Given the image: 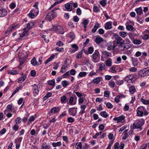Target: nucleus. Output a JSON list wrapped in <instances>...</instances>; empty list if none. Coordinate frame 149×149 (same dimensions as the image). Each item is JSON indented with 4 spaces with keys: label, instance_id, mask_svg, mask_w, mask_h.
<instances>
[{
    "label": "nucleus",
    "instance_id": "nucleus-8",
    "mask_svg": "<svg viewBox=\"0 0 149 149\" xmlns=\"http://www.w3.org/2000/svg\"><path fill=\"white\" fill-rule=\"evenodd\" d=\"M143 124V123L140 121L135 122L133 124V128L135 129L140 128Z\"/></svg>",
    "mask_w": 149,
    "mask_h": 149
},
{
    "label": "nucleus",
    "instance_id": "nucleus-60",
    "mask_svg": "<svg viewBox=\"0 0 149 149\" xmlns=\"http://www.w3.org/2000/svg\"><path fill=\"white\" fill-rule=\"evenodd\" d=\"M105 65L104 64L102 63L100 65V70H104L105 68Z\"/></svg>",
    "mask_w": 149,
    "mask_h": 149
},
{
    "label": "nucleus",
    "instance_id": "nucleus-50",
    "mask_svg": "<svg viewBox=\"0 0 149 149\" xmlns=\"http://www.w3.org/2000/svg\"><path fill=\"white\" fill-rule=\"evenodd\" d=\"M137 114L138 116L142 117L143 116V111H141L138 110L137 109Z\"/></svg>",
    "mask_w": 149,
    "mask_h": 149
},
{
    "label": "nucleus",
    "instance_id": "nucleus-7",
    "mask_svg": "<svg viewBox=\"0 0 149 149\" xmlns=\"http://www.w3.org/2000/svg\"><path fill=\"white\" fill-rule=\"evenodd\" d=\"M125 117L124 116L122 115L118 117H116L113 119L114 121H116L117 123H122L124 121Z\"/></svg>",
    "mask_w": 149,
    "mask_h": 149
},
{
    "label": "nucleus",
    "instance_id": "nucleus-26",
    "mask_svg": "<svg viewBox=\"0 0 149 149\" xmlns=\"http://www.w3.org/2000/svg\"><path fill=\"white\" fill-rule=\"evenodd\" d=\"M26 76L25 75H23L21 77L19 78L18 80V83H21L23 82L26 79Z\"/></svg>",
    "mask_w": 149,
    "mask_h": 149
},
{
    "label": "nucleus",
    "instance_id": "nucleus-31",
    "mask_svg": "<svg viewBox=\"0 0 149 149\" xmlns=\"http://www.w3.org/2000/svg\"><path fill=\"white\" fill-rule=\"evenodd\" d=\"M109 85L111 88H113L115 86H116L115 83L114 81L113 80V79H112L109 82Z\"/></svg>",
    "mask_w": 149,
    "mask_h": 149
},
{
    "label": "nucleus",
    "instance_id": "nucleus-33",
    "mask_svg": "<svg viewBox=\"0 0 149 149\" xmlns=\"http://www.w3.org/2000/svg\"><path fill=\"white\" fill-rule=\"evenodd\" d=\"M34 24L32 22H31L27 24V26L26 28L27 29L29 30L31 29L33 26Z\"/></svg>",
    "mask_w": 149,
    "mask_h": 149
},
{
    "label": "nucleus",
    "instance_id": "nucleus-36",
    "mask_svg": "<svg viewBox=\"0 0 149 149\" xmlns=\"http://www.w3.org/2000/svg\"><path fill=\"white\" fill-rule=\"evenodd\" d=\"M141 101L143 104L147 105L149 104V100H146L143 98H141Z\"/></svg>",
    "mask_w": 149,
    "mask_h": 149
},
{
    "label": "nucleus",
    "instance_id": "nucleus-57",
    "mask_svg": "<svg viewBox=\"0 0 149 149\" xmlns=\"http://www.w3.org/2000/svg\"><path fill=\"white\" fill-rule=\"evenodd\" d=\"M116 84L118 85H120L123 84V80H117L116 81Z\"/></svg>",
    "mask_w": 149,
    "mask_h": 149
},
{
    "label": "nucleus",
    "instance_id": "nucleus-22",
    "mask_svg": "<svg viewBox=\"0 0 149 149\" xmlns=\"http://www.w3.org/2000/svg\"><path fill=\"white\" fill-rule=\"evenodd\" d=\"M23 86L22 85L19 86V87H17L15 90L12 93V95L11 96V97H12L14 95H15L16 93L18 92L19 90H21L22 89Z\"/></svg>",
    "mask_w": 149,
    "mask_h": 149
},
{
    "label": "nucleus",
    "instance_id": "nucleus-47",
    "mask_svg": "<svg viewBox=\"0 0 149 149\" xmlns=\"http://www.w3.org/2000/svg\"><path fill=\"white\" fill-rule=\"evenodd\" d=\"M28 30H27V29L25 28L24 29V31L22 33L23 34L24 36L26 37L28 35Z\"/></svg>",
    "mask_w": 149,
    "mask_h": 149
},
{
    "label": "nucleus",
    "instance_id": "nucleus-30",
    "mask_svg": "<svg viewBox=\"0 0 149 149\" xmlns=\"http://www.w3.org/2000/svg\"><path fill=\"white\" fill-rule=\"evenodd\" d=\"M31 64L33 66H36L38 64V62L35 57H33L31 61Z\"/></svg>",
    "mask_w": 149,
    "mask_h": 149
},
{
    "label": "nucleus",
    "instance_id": "nucleus-51",
    "mask_svg": "<svg viewBox=\"0 0 149 149\" xmlns=\"http://www.w3.org/2000/svg\"><path fill=\"white\" fill-rule=\"evenodd\" d=\"M82 144L80 142L77 143L76 144V147L77 149H81L82 148Z\"/></svg>",
    "mask_w": 149,
    "mask_h": 149
},
{
    "label": "nucleus",
    "instance_id": "nucleus-28",
    "mask_svg": "<svg viewBox=\"0 0 149 149\" xmlns=\"http://www.w3.org/2000/svg\"><path fill=\"white\" fill-rule=\"evenodd\" d=\"M112 60L111 58H109L106 61V65L109 66H110L112 64Z\"/></svg>",
    "mask_w": 149,
    "mask_h": 149
},
{
    "label": "nucleus",
    "instance_id": "nucleus-35",
    "mask_svg": "<svg viewBox=\"0 0 149 149\" xmlns=\"http://www.w3.org/2000/svg\"><path fill=\"white\" fill-rule=\"evenodd\" d=\"M123 95L121 94H120L119 95L117 96L115 98L114 101L116 103H118L120 101V98L122 97Z\"/></svg>",
    "mask_w": 149,
    "mask_h": 149
},
{
    "label": "nucleus",
    "instance_id": "nucleus-27",
    "mask_svg": "<svg viewBox=\"0 0 149 149\" xmlns=\"http://www.w3.org/2000/svg\"><path fill=\"white\" fill-rule=\"evenodd\" d=\"M55 56L52 55L49 58H48L45 61V64H47L49 62L51 61L54 57Z\"/></svg>",
    "mask_w": 149,
    "mask_h": 149
},
{
    "label": "nucleus",
    "instance_id": "nucleus-56",
    "mask_svg": "<svg viewBox=\"0 0 149 149\" xmlns=\"http://www.w3.org/2000/svg\"><path fill=\"white\" fill-rule=\"evenodd\" d=\"M106 104L107 107L109 109H111L113 108V105L109 102L107 103Z\"/></svg>",
    "mask_w": 149,
    "mask_h": 149
},
{
    "label": "nucleus",
    "instance_id": "nucleus-29",
    "mask_svg": "<svg viewBox=\"0 0 149 149\" xmlns=\"http://www.w3.org/2000/svg\"><path fill=\"white\" fill-rule=\"evenodd\" d=\"M100 115L102 117L106 118L108 116V114L105 111H102L100 113Z\"/></svg>",
    "mask_w": 149,
    "mask_h": 149
},
{
    "label": "nucleus",
    "instance_id": "nucleus-59",
    "mask_svg": "<svg viewBox=\"0 0 149 149\" xmlns=\"http://www.w3.org/2000/svg\"><path fill=\"white\" fill-rule=\"evenodd\" d=\"M94 51V49L92 47H90L88 48V52L90 54H92Z\"/></svg>",
    "mask_w": 149,
    "mask_h": 149
},
{
    "label": "nucleus",
    "instance_id": "nucleus-63",
    "mask_svg": "<svg viewBox=\"0 0 149 149\" xmlns=\"http://www.w3.org/2000/svg\"><path fill=\"white\" fill-rule=\"evenodd\" d=\"M20 118L18 117L15 119V122L16 124H19L21 123Z\"/></svg>",
    "mask_w": 149,
    "mask_h": 149
},
{
    "label": "nucleus",
    "instance_id": "nucleus-21",
    "mask_svg": "<svg viewBox=\"0 0 149 149\" xmlns=\"http://www.w3.org/2000/svg\"><path fill=\"white\" fill-rule=\"evenodd\" d=\"M71 3H67L65 4V8L68 11H71L72 10V7L71 6Z\"/></svg>",
    "mask_w": 149,
    "mask_h": 149
},
{
    "label": "nucleus",
    "instance_id": "nucleus-32",
    "mask_svg": "<svg viewBox=\"0 0 149 149\" xmlns=\"http://www.w3.org/2000/svg\"><path fill=\"white\" fill-rule=\"evenodd\" d=\"M72 47L74 49L73 50H72V52H74L75 51L78 50L79 47L76 44H73L72 45Z\"/></svg>",
    "mask_w": 149,
    "mask_h": 149
},
{
    "label": "nucleus",
    "instance_id": "nucleus-44",
    "mask_svg": "<svg viewBox=\"0 0 149 149\" xmlns=\"http://www.w3.org/2000/svg\"><path fill=\"white\" fill-rule=\"evenodd\" d=\"M8 73L11 75H15L17 74V72L15 70H11L9 71Z\"/></svg>",
    "mask_w": 149,
    "mask_h": 149
},
{
    "label": "nucleus",
    "instance_id": "nucleus-41",
    "mask_svg": "<svg viewBox=\"0 0 149 149\" xmlns=\"http://www.w3.org/2000/svg\"><path fill=\"white\" fill-rule=\"evenodd\" d=\"M100 81V79L98 77L94 78L93 80V82L96 84L99 83Z\"/></svg>",
    "mask_w": 149,
    "mask_h": 149
},
{
    "label": "nucleus",
    "instance_id": "nucleus-40",
    "mask_svg": "<svg viewBox=\"0 0 149 149\" xmlns=\"http://www.w3.org/2000/svg\"><path fill=\"white\" fill-rule=\"evenodd\" d=\"M61 142L59 141L57 143L53 142L52 144V146L54 147L58 146H60L61 145Z\"/></svg>",
    "mask_w": 149,
    "mask_h": 149
},
{
    "label": "nucleus",
    "instance_id": "nucleus-12",
    "mask_svg": "<svg viewBox=\"0 0 149 149\" xmlns=\"http://www.w3.org/2000/svg\"><path fill=\"white\" fill-rule=\"evenodd\" d=\"M33 87V93L34 94H37L39 92L38 90V86L36 84H34L32 86Z\"/></svg>",
    "mask_w": 149,
    "mask_h": 149
},
{
    "label": "nucleus",
    "instance_id": "nucleus-48",
    "mask_svg": "<svg viewBox=\"0 0 149 149\" xmlns=\"http://www.w3.org/2000/svg\"><path fill=\"white\" fill-rule=\"evenodd\" d=\"M38 3H39L38 2H36L35 3V4H34V5H33V7L35 8L37 10L36 11L37 14H38V12H39V11L38 10Z\"/></svg>",
    "mask_w": 149,
    "mask_h": 149
},
{
    "label": "nucleus",
    "instance_id": "nucleus-62",
    "mask_svg": "<svg viewBox=\"0 0 149 149\" xmlns=\"http://www.w3.org/2000/svg\"><path fill=\"white\" fill-rule=\"evenodd\" d=\"M100 3L102 6H104L106 3V1L105 0H102L100 2Z\"/></svg>",
    "mask_w": 149,
    "mask_h": 149
},
{
    "label": "nucleus",
    "instance_id": "nucleus-24",
    "mask_svg": "<svg viewBox=\"0 0 149 149\" xmlns=\"http://www.w3.org/2000/svg\"><path fill=\"white\" fill-rule=\"evenodd\" d=\"M99 24L97 22H96L92 30L93 32L95 33L97 29L99 27Z\"/></svg>",
    "mask_w": 149,
    "mask_h": 149
},
{
    "label": "nucleus",
    "instance_id": "nucleus-2",
    "mask_svg": "<svg viewBox=\"0 0 149 149\" xmlns=\"http://www.w3.org/2000/svg\"><path fill=\"white\" fill-rule=\"evenodd\" d=\"M139 74L141 77H144L149 75V68H144L139 72Z\"/></svg>",
    "mask_w": 149,
    "mask_h": 149
},
{
    "label": "nucleus",
    "instance_id": "nucleus-42",
    "mask_svg": "<svg viewBox=\"0 0 149 149\" xmlns=\"http://www.w3.org/2000/svg\"><path fill=\"white\" fill-rule=\"evenodd\" d=\"M62 84L64 87H66L69 84V83L66 81H62Z\"/></svg>",
    "mask_w": 149,
    "mask_h": 149
},
{
    "label": "nucleus",
    "instance_id": "nucleus-23",
    "mask_svg": "<svg viewBox=\"0 0 149 149\" xmlns=\"http://www.w3.org/2000/svg\"><path fill=\"white\" fill-rule=\"evenodd\" d=\"M132 46L129 43H125L122 45V47H123V50H125L129 49Z\"/></svg>",
    "mask_w": 149,
    "mask_h": 149
},
{
    "label": "nucleus",
    "instance_id": "nucleus-54",
    "mask_svg": "<svg viewBox=\"0 0 149 149\" xmlns=\"http://www.w3.org/2000/svg\"><path fill=\"white\" fill-rule=\"evenodd\" d=\"M133 42L134 44L135 45H139L141 43V41L137 39H135L133 40Z\"/></svg>",
    "mask_w": 149,
    "mask_h": 149
},
{
    "label": "nucleus",
    "instance_id": "nucleus-39",
    "mask_svg": "<svg viewBox=\"0 0 149 149\" xmlns=\"http://www.w3.org/2000/svg\"><path fill=\"white\" fill-rule=\"evenodd\" d=\"M68 65H65V64L63 65L61 69L60 72L62 73H64L65 71H64V70L66 69V68L68 67Z\"/></svg>",
    "mask_w": 149,
    "mask_h": 149
},
{
    "label": "nucleus",
    "instance_id": "nucleus-14",
    "mask_svg": "<svg viewBox=\"0 0 149 149\" xmlns=\"http://www.w3.org/2000/svg\"><path fill=\"white\" fill-rule=\"evenodd\" d=\"M60 109L58 107H54L50 110V113L55 114L59 112Z\"/></svg>",
    "mask_w": 149,
    "mask_h": 149
},
{
    "label": "nucleus",
    "instance_id": "nucleus-6",
    "mask_svg": "<svg viewBox=\"0 0 149 149\" xmlns=\"http://www.w3.org/2000/svg\"><path fill=\"white\" fill-rule=\"evenodd\" d=\"M77 108L75 107L70 108L68 109L69 113L71 116H74L77 113Z\"/></svg>",
    "mask_w": 149,
    "mask_h": 149
},
{
    "label": "nucleus",
    "instance_id": "nucleus-10",
    "mask_svg": "<svg viewBox=\"0 0 149 149\" xmlns=\"http://www.w3.org/2000/svg\"><path fill=\"white\" fill-rule=\"evenodd\" d=\"M115 41L117 44H122L124 42V40L122 39L120 36H118L116 37Z\"/></svg>",
    "mask_w": 149,
    "mask_h": 149
},
{
    "label": "nucleus",
    "instance_id": "nucleus-52",
    "mask_svg": "<svg viewBox=\"0 0 149 149\" xmlns=\"http://www.w3.org/2000/svg\"><path fill=\"white\" fill-rule=\"evenodd\" d=\"M88 23V21L87 19L84 20L83 22V24L84 25V27L85 29L86 28V26Z\"/></svg>",
    "mask_w": 149,
    "mask_h": 149
},
{
    "label": "nucleus",
    "instance_id": "nucleus-20",
    "mask_svg": "<svg viewBox=\"0 0 149 149\" xmlns=\"http://www.w3.org/2000/svg\"><path fill=\"white\" fill-rule=\"evenodd\" d=\"M129 91L131 94H133L136 91L135 86H132L130 87L129 88Z\"/></svg>",
    "mask_w": 149,
    "mask_h": 149
},
{
    "label": "nucleus",
    "instance_id": "nucleus-16",
    "mask_svg": "<svg viewBox=\"0 0 149 149\" xmlns=\"http://www.w3.org/2000/svg\"><path fill=\"white\" fill-rule=\"evenodd\" d=\"M68 100L66 96L65 95H63L61 97V102L62 104L66 103Z\"/></svg>",
    "mask_w": 149,
    "mask_h": 149
},
{
    "label": "nucleus",
    "instance_id": "nucleus-45",
    "mask_svg": "<svg viewBox=\"0 0 149 149\" xmlns=\"http://www.w3.org/2000/svg\"><path fill=\"white\" fill-rule=\"evenodd\" d=\"M74 100V98L72 97H70L68 103L69 104H70L71 105H72L73 104H75V103H74L73 104H72V103L73 102V101Z\"/></svg>",
    "mask_w": 149,
    "mask_h": 149
},
{
    "label": "nucleus",
    "instance_id": "nucleus-9",
    "mask_svg": "<svg viewBox=\"0 0 149 149\" xmlns=\"http://www.w3.org/2000/svg\"><path fill=\"white\" fill-rule=\"evenodd\" d=\"M87 104L82 105L81 106L80 109L81 111L79 113V116H82V114H84L85 112V109L86 108Z\"/></svg>",
    "mask_w": 149,
    "mask_h": 149
},
{
    "label": "nucleus",
    "instance_id": "nucleus-13",
    "mask_svg": "<svg viewBox=\"0 0 149 149\" xmlns=\"http://www.w3.org/2000/svg\"><path fill=\"white\" fill-rule=\"evenodd\" d=\"M7 11L5 9H2L0 10V17H3L7 14Z\"/></svg>",
    "mask_w": 149,
    "mask_h": 149
},
{
    "label": "nucleus",
    "instance_id": "nucleus-1",
    "mask_svg": "<svg viewBox=\"0 0 149 149\" xmlns=\"http://www.w3.org/2000/svg\"><path fill=\"white\" fill-rule=\"evenodd\" d=\"M57 8H54L51 12L48 13L46 17V19L48 20H50L56 16V11Z\"/></svg>",
    "mask_w": 149,
    "mask_h": 149
},
{
    "label": "nucleus",
    "instance_id": "nucleus-17",
    "mask_svg": "<svg viewBox=\"0 0 149 149\" xmlns=\"http://www.w3.org/2000/svg\"><path fill=\"white\" fill-rule=\"evenodd\" d=\"M135 11L138 16L141 15L143 13V10L141 7L136 8Z\"/></svg>",
    "mask_w": 149,
    "mask_h": 149
},
{
    "label": "nucleus",
    "instance_id": "nucleus-19",
    "mask_svg": "<svg viewBox=\"0 0 149 149\" xmlns=\"http://www.w3.org/2000/svg\"><path fill=\"white\" fill-rule=\"evenodd\" d=\"M56 32L60 34H63L64 33L63 28L61 26H58V29Z\"/></svg>",
    "mask_w": 149,
    "mask_h": 149
},
{
    "label": "nucleus",
    "instance_id": "nucleus-58",
    "mask_svg": "<svg viewBox=\"0 0 149 149\" xmlns=\"http://www.w3.org/2000/svg\"><path fill=\"white\" fill-rule=\"evenodd\" d=\"M67 120L68 122L72 123L74 122V120L72 117H70L68 118Z\"/></svg>",
    "mask_w": 149,
    "mask_h": 149
},
{
    "label": "nucleus",
    "instance_id": "nucleus-34",
    "mask_svg": "<svg viewBox=\"0 0 149 149\" xmlns=\"http://www.w3.org/2000/svg\"><path fill=\"white\" fill-rule=\"evenodd\" d=\"M50 148V146L49 145L46 143L42 144L41 146V148L42 149H49Z\"/></svg>",
    "mask_w": 149,
    "mask_h": 149
},
{
    "label": "nucleus",
    "instance_id": "nucleus-37",
    "mask_svg": "<svg viewBox=\"0 0 149 149\" xmlns=\"http://www.w3.org/2000/svg\"><path fill=\"white\" fill-rule=\"evenodd\" d=\"M35 12L34 10L32 9L30 11V13L29 14V17L33 18L35 16Z\"/></svg>",
    "mask_w": 149,
    "mask_h": 149
},
{
    "label": "nucleus",
    "instance_id": "nucleus-4",
    "mask_svg": "<svg viewBox=\"0 0 149 149\" xmlns=\"http://www.w3.org/2000/svg\"><path fill=\"white\" fill-rule=\"evenodd\" d=\"M136 80L135 77L133 75L129 74L127 76L124 78V80L127 82L133 83L135 82Z\"/></svg>",
    "mask_w": 149,
    "mask_h": 149
},
{
    "label": "nucleus",
    "instance_id": "nucleus-38",
    "mask_svg": "<svg viewBox=\"0 0 149 149\" xmlns=\"http://www.w3.org/2000/svg\"><path fill=\"white\" fill-rule=\"evenodd\" d=\"M126 28L128 31H132L133 29V27L131 25L126 24Z\"/></svg>",
    "mask_w": 149,
    "mask_h": 149
},
{
    "label": "nucleus",
    "instance_id": "nucleus-64",
    "mask_svg": "<svg viewBox=\"0 0 149 149\" xmlns=\"http://www.w3.org/2000/svg\"><path fill=\"white\" fill-rule=\"evenodd\" d=\"M93 10L95 12H98L100 10L97 6H94L93 7Z\"/></svg>",
    "mask_w": 149,
    "mask_h": 149
},
{
    "label": "nucleus",
    "instance_id": "nucleus-46",
    "mask_svg": "<svg viewBox=\"0 0 149 149\" xmlns=\"http://www.w3.org/2000/svg\"><path fill=\"white\" fill-rule=\"evenodd\" d=\"M68 35L69 37H70V38L72 39L73 40L74 39L75 37V35L73 32H70V33H68Z\"/></svg>",
    "mask_w": 149,
    "mask_h": 149
},
{
    "label": "nucleus",
    "instance_id": "nucleus-5",
    "mask_svg": "<svg viewBox=\"0 0 149 149\" xmlns=\"http://www.w3.org/2000/svg\"><path fill=\"white\" fill-rule=\"evenodd\" d=\"M18 24H13L11 25L7 29L6 33L9 34L13 31L18 27Z\"/></svg>",
    "mask_w": 149,
    "mask_h": 149
},
{
    "label": "nucleus",
    "instance_id": "nucleus-49",
    "mask_svg": "<svg viewBox=\"0 0 149 149\" xmlns=\"http://www.w3.org/2000/svg\"><path fill=\"white\" fill-rule=\"evenodd\" d=\"M48 84L49 85L54 86L55 85V80L53 79L49 81L48 82Z\"/></svg>",
    "mask_w": 149,
    "mask_h": 149
},
{
    "label": "nucleus",
    "instance_id": "nucleus-11",
    "mask_svg": "<svg viewBox=\"0 0 149 149\" xmlns=\"http://www.w3.org/2000/svg\"><path fill=\"white\" fill-rule=\"evenodd\" d=\"M102 54L105 58L111 56V54L107 51H104L102 52Z\"/></svg>",
    "mask_w": 149,
    "mask_h": 149
},
{
    "label": "nucleus",
    "instance_id": "nucleus-55",
    "mask_svg": "<svg viewBox=\"0 0 149 149\" xmlns=\"http://www.w3.org/2000/svg\"><path fill=\"white\" fill-rule=\"evenodd\" d=\"M86 75V72H81L79 74V76L80 77H84Z\"/></svg>",
    "mask_w": 149,
    "mask_h": 149
},
{
    "label": "nucleus",
    "instance_id": "nucleus-53",
    "mask_svg": "<svg viewBox=\"0 0 149 149\" xmlns=\"http://www.w3.org/2000/svg\"><path fill=\"white\" fill-rule=\"evenodd\" d=\"M119 35L121 37H125L127 36V33L126 32L123 31L119 33Z\"/></svg>",
    "mask_w": 149,
    "mask_h": 149
},
{
    "label": "nucleus",
    "instance_id": "nucleus-43",
    "mask_svg": "<svg viewBox=\"0 0 149 149\" xmlns=\"http://www.w3.org/2000/svg\"><path fill=\"white\" fill-rule=\"evenodd\" d=\"M124 135L123 136V138L124 139H126L128 136V134H127V130H125L124 132Z\"/></svg>",
    "mask_w": 149,
    "mask_h": 149
},
{
    "label": "nucleus",
    "instance_id": "nucleus-18",
    "mask_svg": "<svg viewBox=\"0 0 149 149\" xmlns=\"http://www.w3.org/2000/svg\"><path fill=\"white\" fill-rule=\"evenodd\" d=\"M103 41V38L99 36L97 37L95 39V42L97 44H100Z\"/></svg>",
    "mask_w": 149,
    "mask_h": 149
},
{
    "label": "nucleus",
    "instance_id": "nucleus-25",
    "mask_svg": "<svg viewBox=\"0 0 149 149\" xmlns=\"http://www.w3.org/2000/svg\"><path fill=\"white\" fill-rule=\"evenodd\" d=\"M18 56L19 58L20 66H22L23 65L24 63V61L23 59L24 58V57L21 56L20 53L18 55Z\"/></svg>",
    "mask_w": 149,
    "mask_h": 149
},
{
    "label": "nucleus",
    "instance_id": "nucleus-61",
    "mask_svg": "<svg viewBox=\"0 0 149 149\" xmlns=\"http://www.w3.org/2000/svg\"><path fill=\"white\" fill-rule=\"evenodd\" d=\"M104 96L107 97H108L109 96V92L108 91H105L104 92Z\"/></svg>",
    "mask_w": 149,
    "mask_h": 149
},
{
    "label": "nucleus",
    "instance_id": "nucleus-15",
    "mask_svg": "<svg viewBox=\"0 0 149 149\" xmlns=\"http://www.w3.org/2000/svg\"><path fill=\"white\" fill-rule=\"evenodd\" d=\"M112 22L109 21L105 24V28L107 29H109L111 28Z\"/></svg>",
    "mask_w": 149,
    "mask_h": 149
},
{
    "label": "nucleus",
    "instance_id": "nucleus-3",
    "mask_svg": "<svg viewBox=\"0 0 149 149\" xmlns=\"http://www.w3.org/2000/svg\"><path fill=\"white\" fill-rule=\"evenodd\" d=\"M100 53L98 51L96 50L93 54V61L95 63L98 62L100 59Z\"/></svg>",
    "mask_w": 149,
    "mask_h": 149
}]
</instances>
